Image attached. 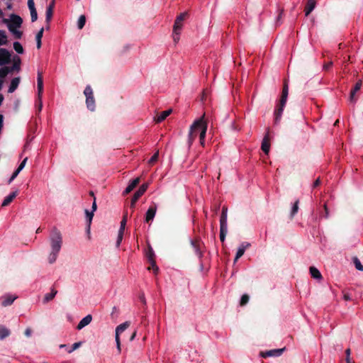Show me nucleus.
Returning a JSON list of instances; mask_svg holds the SVG:
<instances>
[{
    "label": "nucleus",
    "mask_w": 363,
    "mask_h": 363,
    "mask_svg": "<svg viewBox=\"0 0 363 363\" xmlns=\"http://www.w3.org/2000/svg\"><path fill=\"white\" fill-rule=\"evenodd\" d=\"M20 81H21L20 77L13 78L11 82L10 86L8 89V92L9 93L14 92L15 90L18 88Z\"/></svg>",
    "instance_id": "nucleus-24"
},
{
    "label": "nucleus",
    "mask_w": 363,
    "mask_h": 363,
    "mask_svg": "<svg viewBox=\"0 0 363 363\" xmlns=\"http://www.w3.org/2000/svg\"><path fill=\"white\" fill-rule=\"evenodd\" d=\"M284 350L285 348L267 350L265 352H262L261 353V355L264 358H267L269 357H279L283 353Z\"/></svg>",
    "instance_id": "nucleus-14"
},
{
    "label": "nucleus",
    "mask_w": 363,
    "mask_h": 363,
    "mask_svg": "<svg viewBox=\"0 0 363 363\" xmlns=\"http://www.w3.org/2000/svg\"><path fill=\"white\" fill-rule=\"evenodd\" d=\"M54 6H55V0H52V2L50 4V5L48 6V8H51L53 10Z\"/></svg>",
    "instance_id": "nucleus-60"
},
{
    "label": "nucleus",
    "mask_w": 363,
    "mask_h": 363,
    "mask_svg": "<svg viewBox=\"0 0 363 363\" xmlns=\"http://www.w3.org/2000/svg\"><path fill=\"white\" fill-rule=\"evenodd\" d=\"M362 86V82L359 81L356 83L353 89L350 91V101L352 103H355L357 101V99L354 97L355 94L361 89Z\"/></svg>",
    "instance_id": "nucleus-18"
},
{
    "label": "nucleus",
    "mask_w": 363,
    "mask_h": 363,
    "mask_svg": "<svg viewBox=\"0 0 363 363\" xmlns=\"http://www.w3.org/2000/svg\"><path fill=\"white\" fill-rule=\"evenodd\" d=\"M250 299V296L247 294H243L240 298V305L244 306L246 305Z\"/></svg>",
    "instance_id": "nucleus-42"
},
{
    "label": "nucleus",
    "mask_w": 363,
    "mask_h": 363,
    "mask_svg": "<svg viewBox=\"0 0 363 363\" xmlns=\"http://www.w3.org/2000/svg\"><path fill=\"white\" fill-rule=\"evenodd\" d=\"M18 298V296L13 294H5L0 298L1 304L3 307L11 306Z\"/></svg>",
    "instance_id": "nucleus-11"
},
{
    "label": "nucleus",
    "mask_w": 363,
    "mask_h": 363,
    "mask_svg": "<svg viewBox=\"0 0 363 363\" xmlns=\"http://www.w3.org/2000/svg\"><path fill=\"white\" fill-rule=\"evenodd\" d=\"M2 23L7 26L8 29H9V26L11 28H20L23 23V19L21 16L12 13L10 15V19L3 18Z\"/></svg>",
    "instance_id": "nucleus-4"
},
{
    "label": "nucleus",
    "mask_w": 363,
    "mask_h": 363,
    "mask_svg": "<svg viewBox=\"0 0 363 363\" xmlns=\"http://www.w3.org/2000/svg\"><path fill=\"white\" fill-rule=\"evenodd\" d=\"M332 65H333V62H328V63H326V64H325V65H323V69H324L325 70H328V69H329L330 68V67L332 66Z\"/></svg>",
    "instance_id": "nucleus-56"
},
{
    "label": "nucleus",
    "mask_w": 363,
    "mask_h": 363,
    "mask_svg": "<svg viewBox=\"0 0 363 363\" xmlns=\"http://www.w3.org/2000/svg\"><path fill=\"white\" fill-rule=\"evenodd\" d=\"M250 244L248 242H242L238 249L234 262H236L245 253V250L250 247Z\"/></svg>",
    "instance_id": "nucleus-16"
},
{
    "label": "nucleus",
    "mask_w": 363,
    "mask_h": 363,
    "mask_svg": "<svg viewBox=\"0 0 363 363\" xmlns=\"http://www.w3.org/2000/svg\"><path fill=\"white\" fill-rule=\"evenodd\" d=\"M11 62V52L5 49L0 48V66H4Z\"/></svg>",
    "instance_id": "nucleus-9"
},
{
    "label": "nucleus",
    "mask_w": 363,
    "mask_h": 363,
    "mask_svg": "<svg viewBox=\"0 0 363 363\" xmlns=\"http://www.w3.org/2000/svg\"><path fill=\"white\" fill-rule=\"evenodd\" d=\"M9 43L8 36L4 30H0V46L6 45Z\"/></svg>",
    "instance_id": "nucleus-29"
},
{
    "label": "nucleus",
    "mask_w": 363,
    "mask_h": 363,
    "mask_svg": "<svg viewBox=\"0 0 363 363\" xmlns=\"http://www.w3.org/2000/svg\"><path fill=\"white\" fill-rule=\"evenodd\" d=\"M82 345V342H75L72 345V348L70 350H68V352L69 353H71L73 351H74L75 350H77V348H79L80 346Z\"/></svg>",
    "instance_id": "nucleus-46"
},
{
    "label": "nucleus",
    "mask_w": 363,
    "mask_h": 363,
    "mask_svg": "<svg viewBox=\"0 0 363 363\" xmlns=\"http://www.w3.org/2000/svg\"><path fill=\"white\" fill-rule=\"evenodd\" d=\"M130 326V322L125 321V323L118 325L116 328V342L118 353L121 352L120 334L124 332Z\"/></svg>",
    "instance_id": "nucleus-7"
},
{
    "label": "nucleus",
    "mask_w": 363,
    "mask_h": 363,
    "mask_svg": "<svg viewBox=\"0 0 363 363\" xmlns=\"http://www.w3.org/2000/svg\"><path fill=\"white\" fill-rule=\"evenodd\" d=\"M28 6L29 10L35 9V7L34 0H28Z\"/></svg>",
    "instance_id": "nucleus-53"
},
{
    "label": "nucleus",
    "mask_w": 363,
    "mask_h": 363,
    "mask_svg": "<svg viewBox=\"0 0 363 363\" xmlns=\"http://www.w3.org/2000/svg\"><path fill=\"white\" fill-rule=\"evenodd\" d=\"M206 130L207 124L203 121V116L195 121L191 125L189 133L188 143L189 146L193 143L198 135H199L201 145L204 146Z\"/></svg>",
    "instance_id": "nucleus-1"
},
{
    "label": "nucleus",
    "mask_w": 363,
    "mask_h": 363,
    "mask_svg": "<svg viewBox=\"0 0 363 363\" xmlns=\"http://www.w3.org/2000/svg\"><path fill=\"white\" fill-rule=\"evenodd\" d=\"M44 28H42L40 29V30L37 33L35 36V40H36V47L38 49H40L42 45V38L43 35Z\"/></svg>",
    "instance_id": "nucleus-28"
},
{
    "label": "nucleus",
    "mask_w": 363,
    "mask_h": 363,
    "mask_svg": "<svg viewBox=\"0 0 363 363\" xmlns=\"http://www.w3.org/2000/svg\"><path fill=\"white\" fill-rule=\"evenodd\" d=\"M53 15V10L51 8H47L46 9V13H45V21L49 24L50 21H51V18Z\"/></svg>",
    "instance_id": "nucleus-39"
},
{
    "label": "nucleus",
    "mask_w": 363,
    "mask_h": 363,
    "mask_svg": "<svg viewBox=\"0 0 363 363\" xmlns=\"http://www.w3.org/2000/svg\"><path fill=\"white\" fill-rule=\"evenodd\" d=\"M19 173L20 172L16 169L11 175V178L9 179L8 183L11 184L12 181L18 175Z\"/></svg>",
    "instance_id": "nucleus-51"
},
{
    "label": "nucleus",
    "mask_w": 363,
    "mask_h": 363,
    "mask_svg": "<svg viewBox=\"0 0 363 363\" xmlns=\"http://www.w3.org/2000/svg\"><path fill=\"white\" fill-rule=\"evenodd\" d=\"M157 211V205L153 203L151 205L145 214V222L149 223L154 219Z\"/></svg>",
    "instance_id": "nucleus-12"
},
{
    "label": "nucleus",
    "mask_w": 363,
    "mask_h": 363,
    "mask_svg": "<svg viewBox=\"0 0 363 363\" xmlns=\"http://www.w3.org/2000/svg\"><path fill=\"white\" fill-rule=\"evenodd\" d=\"M85 23H86L85 16H84V15L80 16L79 18V20H78V23H77L78 28L82 29L85 25Z\"/></svg>",
    "instance_id": "nucleus-40"
},
{
    "label": "nucleus",
    "mask_w": 363,
    "mask_h": 363,
    "mask_svg": "<svg viewBox=\"0 0 363 363\" xmlns=\"http://www.w3.org/2000/svg\"><path fill=\"white\" fill-rule=\"evenodd\" d=\"M289 94V84L286 79L284 82L282 92L281 99L279 100V104L277 106L276 109L274 110V123L277 124L281 118V115L284 111V108L286 105L287 98Z\"/></svg>",
    "instance_id": "nucleus-3"
},
{
    "label": "nucleus",
    "mask_w": 363,
    "mask_h": 363,
    "mask_svg": "<svg viewBox=\"0 0 363 363\" xmlns=\"http://www.w3.org/2000/svg\"><path fill=\"white\" fill-rule=\"evenodd\" d=\"M352 260L356 269L359 271H363V265L362 264L360 260L357 257H354Z\"/></svg>",
    "instance_id": "nucleus-38"
},
{
    "label": "nucleus",
    "mask_w": 363,
    "mask_h": 363,
    "mask_svg": "<svg viewBox=\"0 0 363 363\" xmlns=\"http://www.w3.org/2000/svg\"><path fill=\"white\" fill-rule=\"evenodd\" d=\"M350 354H351V350L350 348L347 349L345 350V354H346V362L347 363H354L353 362L351 361V359H350Z\"/></svg>",
    "instance_id": "nucleus-47"
},
{
    "label": "nucleus",
    "mask_w": 363,
    "mask_h": 363,
    "mask_svg": "<svg viewBox=\"0 0 363 363\" xmlns=\"http://www.w3.org/2000/svg\"><path fill=\"white\" fill-rule=\"evenodd\" d=\"M13 49L18 54H23L24 52L23 48L21 45V44L17 41L13 43Z\"/></svg>",
    "instance_id": "nucleus-37"
},
{
    "label": "nucleus",
    "mask_w": 363,
    "mask_h": 363,
    "mask_svg": "<svg viewBox=\"0 0 363 363\" xmlns=\"http://www.w3.org/2000/svg\"><path fill=\"white\" fill-rule=\"evenodd\" d=\"M9 30L13 34L16 39H21L23 35V32L19 30L18 28H11L9 26Z\"/></svg>",
    "instance_id": "nucleus-31"
},
{
    "label": "nucleus",
    "mask_w": 363,
    "mask_h": 363,
    "mask_svg": "<svg viewBox=\"0 0 363 363\" xmlns=\"http://www.w3.org/2000/svg\"><path fill=\"white\" fill-rule=\"evenodd\" d=\"M24 334L26 337H29L31 336L32 330L30 328H27L24 332Z\"/></svg>",
    "instance_id": "nucleus-54"
},
{
    "label": "nucleus",
    "mask_w": 363,
    "mask_h": 363,
    "mask_svg": "<svg viewBox=\"0 0 363 363\" xmlns=\"http://www.w3.org/2000/svg\"><path fill=\"white\" fill-rule=\"evenodd\" d=\"M57 294V291L55 289L52 288L50 293H48L45 295V296L43 298V303H46L50 301L51 300H52Z\"/></svg>",
    "instance_id": "nucleus-25"
},
{
    "label": "nucleus",
    "mask_w": 363,
    "mask_h": 363,
    "mask_svg": "<svg viewBox=\"0 0 363 363\" xmlns=\"http://www.w3.org/2000/svg\"><path fill=\"white\" fill-rule=\"evenodd\" d=\"M140 179L139 177H137L135 179H133L126 187V189L123 191V194L125 195L130 193L138 186V184L140 183Z\"/></svg>",
    "instance_id": "nucleus-22"
},
{
    "label": "nucleus",
    "mask_w": 363,
    "mask_h": 363,
    "mask_svg": "<svg viewBox=\"0 0 363 363\" xmlns=\"http://www.w3.org/2000/svg\"><path fill=\"white\" fill-rule=\"evenodd\" d=\"M123 238V233L118 232L117 240H116V247H118L122 242Z\"/></svg>",
    "instance_id": "nucleus-48"
},
{
    "label": "nucleus",
    "mask_w": 363,
    "mask_h": 363,
    "mask_svg": "<svg viewBox=\"0 0 363 363\" xmlns=\"http://www.w3.org/2000/svg\"><path fill=\"white\" fill-rule=\"evenodd\" d=\"M344 299L345 301H350V300H351V297H350V296L348 294H344Z\"/></svg>",
    "instance_id": "nucleus-59"
},
{
    "label": "nucleus",
    "mask_w": 363,
    "mask_h": 363,
    "mask_svg": "<svg viewBox=\"0 0 363 363\" xmlns=\"http://www.w3.org/2000/svg\"><path fill=\"white\" fill-rule=\"evenodd\" d=\"M298 203H299V201L298 200H296L293 206H292V208H291V218H293L294 216L297 213L298 211Z\"/></svg>",
    "instance_id": "nucleus-36"
},
{
    "label": "nucleus",
    "mask_w": 363,
    "mask_h": 363,
    "mask_svg": "<svg viewBox=\"0 0 363 363\" xmlns=\"http://www.w3.org/2000/svg\"><path fill=\"white\" fill-rule=\"evenodd\" d=\"M37 86H38V110L41 111V108L43 106L42 95L43 93V74L40 72H38Z\"/></svg>",
    "instance_id": "nucleus-8"
},
{
    "label": "nucleus",
    "mask_w": 363,
    "mask_h": 363,
    "mask_svg": "<svg viewBox=\"0 0 363 363\" xmlns=\"http://www.w3.org/2000/svg\"><path fill=\"white\" fill-rule=\"evenodd\" d=\"M173 39L175 43L178 42L179 40V35H176L174 32L173 31Z\"/></svg>",
    "instance_id": "nucleus-58"
},
{
    "label": "nucleus",
    "mask_w": 363,
    "mask_h": 363,
    "mask_svg": "<svg viewBox=\"0 0 363 363\" xmlns=\"http://www.w3.org/2000/svg\"><path fill=\"white\" fill-rule=\"evenodd\" d=\"M228 232V226L220 225V240L224 242Z\"/></svg>",
    "instance_id": "nucleus-34"
},
{
    "label": "nucleus",
    "mask_w": 363,
    "mask_h": 363,
    "mask_svg": "<svg viewBox=\"0 0 363 363\" xmlns=\"http://www.w3.org/2000/svg\"><path fill=\"white\" fill-rule=\"evenodd\" d=\"M158 157H159V152H155L152 156V157L149 160V163L150 164H153L155 163L156 161H157L158 160Z\"/></svg>",
    "instance_id": "nucleus-49"
},
{
    "label": "nucleus",
    "mask_w": 363,
    "mask_h": 363,
    "mask_svg": "<svg viewBox=\"0 0 363 363\" xmlns=\"http://www.w3.org/2000/svg\"><path fill=\"white\" fill-rule=\"evenodd\" d=\"M146 257H147L150 264H151L152 265V267L154 269H155L156 271H158L159 269H158L157 266L156 265V262L155 260V252L150 245L148 246V250L146 252Z\"/></svg>",
    "instance_id": "nucleus-13"
},
{
    "label": "nucleus",
    "mask_w": 363,
    "mask_h": 363,
    "mask_svg": "<svg viewBox=\"0 0 363 363\" xmlns=\"http://www.w3.org/2000/svg\"><path fill=\"white\" fill-rule=\"evenodd\" d=\"M191 245L194 253L201 259L203 257V252L201 249L202 247H203V243L200 240L196 239L191 240Z\"/></svg>",
    "instance_id": "nucleus-10"
},
{
    "label": "nucleus",
    "mask_w": 363,
    "mask_h": 363,
    "mask_svg": "<svg viewBox=\"0 0 363 363\" xmlns=\"http://www.w3.org/2000/svg\"><path fill=\"white\" fill-rule=\"evenodd\" d=\"M188 12L181 13L175 19L174 24L173 26V31L176 35H179L182 28L183 26V22L188 18Z\"/></svg>",
    "instance_id": "nucleus-6"
},
{
    "label": "nucleus",
    "mask_w": 363,
    "mask_h": 363,
    "mask_svg": "<svg viewBox=\"0 0 363 363\" xmlns=\"http://www.w3.org/2000/svg\"><path fill=\"white\" fill-rule=\"evenodd\" d=\"M309 270H310V274L313 278L317 279L322 278V275H321L320 272L315 267H311Z\"/></svg>",
    "instance_id": "nucleus-30"
},
{
    "label": "nucleus",
    "mask_w": 363,
    "mask_h": 363,
    "mask_svg": "<svg viewBox=\"0 0 363 363\" xmlns=\"http://www.w3.org/2000/svg\"><path fill=\"white\" fill-rule=\"evenodd\" d=\"M135 335H136V331H135L130 336V341H133L134 340V338L135 337Z\"/></svg>",
    "instance_id": "nucleus-61"
},
{
    "label": "nucleus",
    "mask_w": 363,
    "mask_h": 363,
    "mask_svg": "<svg viewBox=\"0 0 363 363\" xmlns=\"http://www.w3.org/2000/svg\"><path fill=\"white\" fill-rule=\"evenodd\" d=\"M92 320V316L91 315H87L84 318H83L77 326V330H82L85 326L88 325Z\"/></svg>",
    "instance_id": "nucleus-19"
},
{
    "label": "nucleus",
    "mask_w": 363,
    "mask_h": 363,
    "mask_svg": "<svg viewBox=\"0 0 363 363\" xmlns=\"http://www.w3.org/2000/svg\"><path fill=\"white\" fill-rule=\"evenodd\" d=\"M9 30L13 34L16 39H21L23 35V32L19 30L18 28H11L9 26Z\"/></svg>",
    "instance_id": "nucleus-32"
},
{
    "label": "nucleus",
    "mask_w": 363,
    "mask_h": 363,
    "mask_svg": "<svg viewBox=\"0 0 363 363\" xmlns=\"http://www.w3.org/2000/svg\"><path fill=\"white\" fill-rule=\"evenodd\" d=\"M142 196L141 194L138 193L137 191L134 194L130 203V208H133L135 207V204L137 202V201L139 199V198Z\"/></svg>",
    "instance_id": "nucleus-41"
},
{
    "label": "nucleus",
    "mask_w": 363,
    "mask_h": 363,
    "mask_svg": "<svg viewBox=\"0 0 363 363\" xmlns=\"http://www.w3.org/2000/svg\"><path fill=\"white\" fill-rule=\"evenodd\" d=\"M127 222V215H124L122 220L121 221V226L118 232H121L124 233L125 227Z\"/></svg>",
    "instance_id": "nucleus-43"
},
{
    "label": "nucleus",
    "mask_w": 363,
    "mask_h": 363,
    "mask_svg": "<svg viewBox=\"0 0 363 363\" xmlns=\"http://www.w3.org/2000/svg\"><path fill=\"white\" fill-rule=\"evenodd\" d=\"M147 187H148V184H142L140 186V188L137 191V192L139 193L141 195H143V194L146 191Z\"/></svg>",
    "instance_id": "nucleus-45"
},
{
    "label": "nucleus",
    "mask_w": 363,
    "mask_h": 363,
    "mask_svg": "<svg viewBox=\"0 0 363 363\" xmlns=\"http://www.w3.org/2000/svg\"><path fill=\"white\" fill-rule=\"evenodd\" d=\"M62 244V238L61 233L56 228H53L50 234L51 252L48 256L49 263L52 264L56 261Z\"/></svg>",
    "instance_id": "nucleus-2"
},
{
    "label": "nucleus",
    "mask_w": 363,
    "mask_h": 363,
    "mask_svg": "<svg viewBox=\"0 0 363 363\" xmlns=\"http://www.w3.org/2000/svg\"><path fill=\"white\" fill-rule=\"evenodd\" d=\"M30 12L31 21L32 22L36 21L38 19V13H37L36 9H30Z\"/></svg>",
    "instance_id": "nucleus-44"
},
{
    "label": "nucleus",
    "mask_w": 363,
    "mask_h": 363,
    "mask_svg": "<svg viewBox=\"0 0 363 363\" xmlns=\"http://www.w3.org/2000/svg\"><path fill=\"white\" fill-rule=\"evenodd\" d=\"M323 208H324V213H323V216L325 218H328L329 216V211H328V208L325 203L323 205Z\"/></svg>",
    "instance_id": "nucleus-52"
},
{
    "label": "nucleus",
    "mask_w": 363,
    "mask_h": 363,
    "mask_svg": "<svg viewBox=\"0 0 363 363\" xmlns=\"http://www.w3.org/2000/svg\"><path fill=\"white\" fill-rule=\"evenodd\" d=\"M172 112V110L171 108L167 109L166 111H162L157 118H155V121L156 123H161L164 120L167 118V116H169Z\"/></svg>",
    "instance_id": "nucleus-23"
},
{
    "label": "nucleus",
    "mask_w": 363,
    "mask_h": 363,
    "mask_svg": "<svg viewBox=\"0 0 363 363\" xmlns=\"http://www.w3.org/2000/svg\"><path fill=\"white\" fill-rule=\"evenodd\" d=\"M84 94L86 96V104L87 108L91 111H94L96 108L95 99L94 97L93 90L90 85H87L86 86Z\"/></svg>",
    "instance_id": "nucleus-5"
},
{
    "label": "nucleus",
    "mask_w": 363,
    "mask_h": 363,
    "mask_svg": "<svg viewBox=\"0 0 363 363\" xmlns=\"http://www.w3.org/2000/svg\"><path fill=\"white\" fill-rule=\"evenodd\" d=\"M9 73L11 72H10L9 67L4 65L0 68V78L2 79L6 77Z\"/></svg>",
    "instance_id": "nucleus-35"
},
{
    "label": "nucleus",
    "mask_w": 363,
    "mask_h": 363,
    "mask_svg": "<svg viewBox=\"0 0 363 363\" xmlns=\"http://www.w3.org/2000/svg\"><path fill=\"white\" fill-rule=\"evenodd\" d=\"M227 211L228 208L225 206H223L222 208V213L220 218V225L228 226L227 225Z\"/></svg>",
    "instance_id": "nucleus-26"
},
{
    "label": "nucleus",
    "mask_w": 363,
    "mask_h": 363,
    "mask_svg": "<svg viewBox=\"0 0 363 363\" xmlns=\"http://www.w3.org/2000/svg\"><path fill=\"white\" fill-rule=\"evenodd\" d=\"M21 58L18 55H15L13 57V65L11 67H9L10 72H19L21 69Z\"/></svg>",
    "instance_id": "nucleus-17"
},
{
    "label": "nucleus",
    "mask_w": 363,
    "mask_h": 363,
    "mask_svg": "<svg viewBox=\"0 0 363 363\" xmlns=\"http://www.w3.org/2000/svg\"><path fill=\"white\" fill-rule=\"evenodd\" d=\"M315 0H307V3L306 4L304 9L306 16H308L312 12V11L315 9Z\"/></svg>",
    "instance_id": "nucleus-20"
},
{
    "label": "nucleus",
    "mask_w": 363,
    "mask_h": 363,
    "mask_svg": "<svg viewBox=\"0 0 363 363\" xmlns=\"http://www.w3.org/2000/svg\"><path fill=\"white\" fill-rule=\"evenodd\" d=\"M97 208L96 202V198H94L92 206H91V212H94Z\"/></svg>",
    "instance_id": "nucleus-55"
},
{
    "label": "nucleus",
    "mask_w": 363,
    "mask_h": 363,
    "mask_svg": "<svg viewBox=\"0 0 363 363\" xmlns=\"http://www.w3.org/2000/svg\"><path fill=\"white\" fill-rule=\"evenodd\" d=\"M140 301H141L144 304H145V303H146L145 298V297H144V296H143H143H141L140 297Z\"/></svg>",
    "instance_id": "nucleus-62"
},
{
    "label": "nucleus",
    "mask_w": 363,
    "mask_h": 363,
    "mask_svg": "<svg viewBox=\"0 0 363 363\" xmlns=\"http://www.w3.org/2000/svg\"><path fill=\"white\" fill-rule=\"evenodd\" d=\"M151 269H152L154 270V272H155V273H157V272H158V271H156V270H155V269H154V268L152 267V265L150 264V267H148L147 269H148V270H150Z\"/></svg>",
    "instance_id": "nucleus-63"
},
{
    "label": "nucleus",
    "mask_w": 363,
    "mask_h": 363,
    "mask_svg": "<svg viewBox=\"0 0 363 363\" xmlns=\"http://www.w3.org/2000/svg\"><path fill=\"white\" fill-rule=\"evenodd\" d=\"M18 194V191H15L11 193L9 196H6L2 202L1 206L5 207L9 206L13 201V200L17 196Z\"/></svg>",
    "instance_id": "nucleus-21"
},
{
    "label": "nucleus",
    "mask_w": 363,
    "mask_h": 363,
    "mask_svg": "<svg viewBox=\"0 0 363 363\" xmlns=\"http://www.w3.org/2000/svg\"><path fill=\"white\" fill-rule=\"evenodd\" d=\"M269 140V133L267 132L264 136L261 146L262 151L267 155L269 153L270 149Z\"/></svg>",
    "instance_id": "nucleus-15"
},
{
    "label": "nucleus",
    "mask_w": 363,
    "mask_h": 363,
    "mask_svg": "<svg viewBox=\"0 0 363 363\" xmlns=\"http://www.w3.org/2000/svg\"><path fill=\"white\" fill-rule=\"evenodd\" d=\"M320 179H319V178H318V179L314 182V183H313V188H315V187L318 186L320 185Z\"/></svg>",
    "instance_id": "nucleus-57"
},
{
    "label": "nucleus",
    "mask_w": 363,
    "mask_h": 363,
    "mask_svg": "<svg viewBox=\"0 0 363 363\" xmlns=\"http://www.w3.org/2000/svg\"><path fill=\"white\" fill-rule=\"evenodd\" d=\"M28 160V158L26 157L21 162V164H19L18 167L16 169L17 171H18L19 172L24 168L26 164V162Z\"/></svg>",
    "instance_id": "nucleus-50"
},
{
    "label": "nucleus",
    "mask_w": 363,
    "mask_h": 363,
    "mask_svg": "<svg viewBox=\"0 0 363 363\" xmlns=\"http://www.w3.org/2000/svg\"><path fill=\"white\" fill-rule=\"evenodd\" d=\"M11 334V331L9 329L6 328L4 325H0V340H4V338L9 337Z\"/></svg>",
    "instance_id": "nucleus-27"
},
{
    "label": "nucleus",
    "mask_w": 363,
    "mask_h": 363,
    "mask_svg": "<svg viewBox=\"0 0 363 363\" xmlns=\"http://www.w3.org/2000/svg\"><path fill=\"white\" fill-rule=\"evenodd\" d=\"M85 213H86V216L87 230H88V232H89L90 225H91L93 217H94V213L93 212H89L88 210L86 209L85 210Z\"/></svg>",
    "instance_id": "nucleus-33"
},
{
    "label": "nucleus",
    "mask_w": 363,
    "mask_h": 363,
    "mask_svg": "<svg viewBox=\"0 0 363 363\" xmlns=\"http://www.w3.org/2000/svg\"><path fill=\"white\" fill-rule=\"evenodd\" d=\"M3 101H4V96L2 94H0V106L2 104Z\"/></svg>",
    "instance_id": "nucleus-64"
}]
</instances>
